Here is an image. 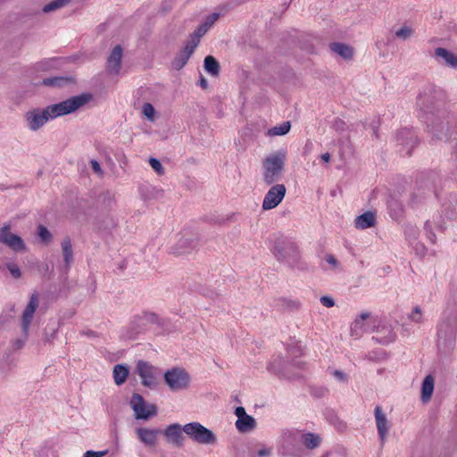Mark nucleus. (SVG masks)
<instances>
[{
  "mask_svg": "<svg viewBox=\"0 0 457 457\" xmlns=\"http://www.w3.org/2000/svg\"><path fill=\"white\" fill-rule=\"evenodd\" d=\"M62 252L65 268L69 270L74 261L73 251L70 238L67 237L62 242Z\"/></svg>",
  "mask_w": 457,
  "mask_h": 457,
  "instance_id": "22",
  "label": "nucleus"
},
{
  "mask_svg": "<svg viewBox=\"0 0 457 457\" xmlns=\"http://www.w3.org/2000/svg\"><path fill=\"white\" fill-rule=\"evenodd\" d=\"M166 384L172 391L186 389L190 382L189 374L183 369L173 368L164 373Z\"/></svg>",
  "mask_w": 457,
  "mask_h": 457,
  "instance_id": "5",
  "label": "nucleus"
},
{
  "mask_svg": "<svg viewBox=\"0 0 457 457\" xmlns=\"http://www.w3.org/2000/svg\"><path fill=\"white\" fill-rule=\"evenodd\" d=\"M136 370L145 386L149 388L156 386L155 368L153 365L145 361H138Z\"/></svg>",
  "mask_w": 457,
  "mask_h": 457,
  "instance_id": "8",
  "label": "nucleus"
},
{
  "mask_svg": "<svg viewBox=\"0 0 457 457\" xmlns=\"http://www.w3.org/2000/svg\"><path fill=\"white\" fill-rule=\"evenodd\" d=\"M161 433L158 428H137L136 434L138 439L147 446H154L157 441V436Z\"/></svg>",
  "mask_w": 457,
  "mask_h": 457,
  "instance_id": "17",
  "label": "nucleus"
},
{
  "mask_svg": "<svg viewBox=\"0 0 457 457\" xmlns=\"http://www.w3.org/2000/svg\"><path fill=\"white\" fill-rule=\"evenodd\" d=\"M287 161V152L280 150L266 156L262 161V179L272 185L282 179Z\"/></svg>",
  "mask_w": 457,
  "mask_h": 457,
  "instance_id": "2",
  "label": "nucleus"
},
{
  "mask_svg": "<svg viewBox=\"0 0 457 457\" xmlns=\"http://www.w3.org/2000/svg\"><path fill=\"white\" fill-rule=\"evenodd\" d=\"M70 2H71V0H54L43 7V12H54L55 10H58V9L65 6Z\"/></svg>",
  "mask_w": 457,
  "mask_h": 457,
  "instance_id": "32",
  "label": "nucleus"
},
{
  "mask_svg": "<svg viewBox=\"0 0 457 457\" xmlns=\"http://www.w3.org/2000/svg\"><path fill=\"white\" fill-rule=\"evenodd\" d=\"M428 127L430 128V132L438 139H442L444 136V131L446 129V124L444 120H438L432 121L431 124H428Z\"/></svg>",
  "mask_w": 457,
  "mask_h": 457,
  "instance_id": "28",
  "label": "nucleus"
},
{
  "mask_svg": "<svg viewBox=\"0 0 457 457\" xmlns=\"http://www.w3.org/2000/svg\"><path fill=\"white\" fill-rule=\"evenodd\" d=\"M370 312H362L356 318L351 326V336L360 337L363 333L370 331V326L367 320L370 319Z\"/></svg>",
  "mask_w": 457,
  "mask_h": 457,
  "instance_id": "16",
  "label": "nucleus"
},
{
  "mask_svg": "<svg viewBox=\"0 0 457 457\" xmlns=\"http://www.w3.org/2000/svg\"><path fill=\"white\" fill-rule=\"evenodd\" d=\"M91 97L90 94H81L60 103L47 105L43 109H31L24 115L26 126L31 131H37L49 120L76 112L87 104Z\"/></svg>",
  "mask_w": 457,
  "mask_h": 457,
  "instance_id": "1",
  "label": "nucleus"
},
{
  "mask_svg": "<svg viewBox=\"0 0 457 457\" xmlns=\"http://www.w3.org/2000/svg\"><path fill=\"white\" fill-rule=\"evenodd\" d=\"M196 46V43L189 40L172 61V67L177 71L181 70L187 64Z\"/></svg>",
  "mask_w": 457,
  "mask_h": 457,
  "instance_id": "13",
  "label": "nucleus"
},
{
  "mask_svg": "<svg viewBox=\"0 0 457 457\" xmlns=\"http://www.w3.org/2000/svg\"><path fill=\"white\" fill-rule=\"evenodd\" d=\"M375 422L378 429V435L383 445L386 436L390 429V423L386 419V414L383 412L382 408L377 405L374 410Z\"/></svg>",
  "mask_w": 457,
  "mask_h": 457,
  "instance_id": "11",
  "label": "nucleus"
},
{
  "mask_svg": "<svg viewBox=\"0 0 457 457\" xmlns=\"http://www.w3.org/2000/svg\"><path fill=\"white\" fill-rule=\"evenodd\" d=\"M207 80L204 79V78H201L200 79V86L203 87V88H206L207 87Z\"/></svg>",
  "mask_w": 457,
  "mask_h": 457,
  "instance_id": "49",
  "label": "nucleus"
},
{
  "mask_svg": "<svg viewBox=\"0 0 457 457\" xmlns=\"http://www.w3.org/2000/svg\"><path fill=\"white\" fill-rule=\"evenodd\" d=\"M71 81L68 77H51L44 79L42 84L47 87H63Z\"/></svg>",
  "mask_w": 457,
  "mask_h": 457,
  "instance_id": "31",
  "label": "nucleus"
},
{
  "mask_svg": "<svg viewBox=\"0 0 457 457\" xmlns=\"http://www.w3.org/2000/svg\"><path fill=\"white\" fill-rule=\"evenodd\" d=\"M142 112L146 117V119L148 120H150V121L154 120L155 111H154L153 104H151L150 103H145L143 104Z\"/></svg>",
  "mask_w": 457,
  "mask_h": 457,
  "instance_id": "34",
  "label": "nucleus"
},
{
  "mask_svg": "<svg viewBox=\"0 0 457 457\" xmlns=\"http://www.w3.org/2000/svg\"><path fill=\"white\" fill-rule=\"evenodd\" d=\"M291 129L290 121H284L281 124L276 125L275 127L268 130L270 137L284 136L289 132Z\"/></svg>",
  "mask_w": 457,
  "mask_h": 457,
  "instance_id": "30",
  "label": "nucleus"
},
{
  "mask_svg": "<svg viewBox=\"0 0 457 457\" xmlns=\"http://www.w3.org/2000/svg\"><path fill=\"white\" fill-rule=\"evenodd\" d=\"M331 375L339 382L341 383H347L348 382V376L344 371L339 370H333L331 371Z\"/></svg>",
  "mask_w": 457,
  "mask_h": 457,
  "instance_id": "36",
  "label": "nucleus"
},
{
  "mask_svg": "<svg viewBox=\"0 0 457 457\" xmlns=\"http://www.w3.org/2000/svg\"><path fill=\"white\" fill-rule=\"evenodd\" d=\"M338 123H339V125H338V129H339V128H341V126H343V125H344V122H343V121H341V120H339V121H338Z\"/></svg>",
  "mask_w": 457,
  "mask_h": 457,
  "instance_id": "50",
  "label": "nucleus"
},
{
  "mask_svg": "<svg viewBox=\"0 0 457 457\" xmlns=\"http://www.w3.org/2000/svg\"><path fill=\"white\" fill-rule=\"evenodd\" d=\"M286 192L287 189L283 184L273 185L264 195L262 209L268 211L277 207L284 199Z\"/></svg>",
  "mask_w": 457,
  "mask_h": 457,
  "instance_id": "7",
  "label": "nucleus"
},
{
  "mask_svg": "<svg viewBox=\"0 0 457 457\" xmlns=\"http://www.w3.org/2000/svg\"><path fill=\"white\" fill-rule=\"evenodd\" d=\"M204 70L212 76H218L220 73V64L218 61L212 55H208L204 61Z\"/></svg>",
  "mask_w": 457,
  "mask_h": 457,
  "instance_id": "26",
  "label": "nucleus"
},
{
  "mask_svg": "<svg viewBox=\"0 0 457 457\" xmlns=\"http://www.w3.org/2000/svg\"><path fill=\"white\" fill-rule=\"evenodd\" d=\"M320 303L328 307V308H330V307H333L335 305V301L332 297L330 296H328V295H324L320 298Z\"/></svg>",
  "mask_w": 457,
  "mask_h": 457,
  "instance_id": "41",
  "label": "nucleus"
},
{
  "mask_svg": "<svg viewBox=\"0 0 457 457\" xmlns=\"http://www.w3.org/2000/svg\"><path fill=\"white\" fill-rule=\"evenodd\" d=\"M183 431L192 441L200 445H214L217 441L215 434L211 429L196 421L185 424Z\"/></svg>",
  "mask_w": 457,
  "mask_h": 457,
  "instance_id": "4",
  "label": "nucleus"
},
{
  "mask_svg": "<svg viewBox=\"0 0 457 457\" xmlns=\"http://www.w3.org/2000/svg\"><path fill=\"white\" fill-rule=\"evenodd\" d=\"M355 227L358 229H366L375 224V215L371 212H366L355 219Z\"/></svg>",
  "mask_w": 457,
  "mask_h": 457,
  "instance_id": "21",
  "label": "nucleus"
},
{
  "mask_svg": "<svg viewBox=\"0 0 457 457\" xmlns=\"http://www.w3.org/2000/svg\"><path fill=\"white\" fill-rule=\"evenodd\" d=\"M197 245L195 239L190 237L180 238L178 243L173 247L172 251L174 254L180 255L189 253L191 250L195 249Z\"/></svg>",
  "mask_w": 457,
  "mask_h": 457,
  "instance_id": "19",
  "label": "nucleus"
},
{
  "mask_svg": "<svg viewBox=\"0 0 457 457\" xmlns=\"http://www.w3.org/2000/svg\"><path fill=\"white\" fill-rule=\"evenodd\" d=\"M271 252L278 262H283L292 267L297 265L300 259L298 246L283 236L275 239Z\"/></svg>",
  "mask_w": 457,
  "mask_h": 457,
  "instance_id": "3",
  "label": "nucleus"
},
{
  "mask_svg": "<svg viewBox=\"0 0 457 457\" xmlns=\"http://www.w3.org/2000/svg\"><path fill=\"white\" fill-rule=\"evenodd\" d=\"M0 242L10 247L15 252L23 251L26 249V245L22 238L18 235L12 234L10 231V226L4 225L0 229Z\"/></svg>",
  "mask_w": 457,
  "mask_h": 457,
  "instance_id": "9",
  "label": "nucleus"
},
{
  "mask_svg": "<svg viewBox=\"0 0 457 457\" xmlns=\"http://www.w3.org/2000/svg\"><path fill=\"white\" fill-rule=\"evenodd\" d=\"M302 441L308 449H314L320 444V437L313 433H305L302 436Z\"/></svg>",
  "mask_w": 457,
  "mask_h": 457,
  "instance_id": "29",
  "label": "nucleus"
},
{
  "mask_svg": "<svg viewBox=\"0 0 457 457\" xmlns=\"http://www.w3.org/2000/svg\"><path fill=\"white\" fill-rule=\"evenodd\" d=\"M123 50L120 46H116L107 58L106 71L111 75H118L121 68Z\"/></svg>",
  "mask_w": 457,
  "mask_h": 457,
  "instance_id": "12",
  "label": "nucleus"
},
{
  "mask_svg": "<svg viewBox=\"0 0 457 457\" xmlns=\"http://www.w3.org/2000/svg\"><path fill=\"white\" fill-rule=\"evenodd\" d=\"M434 391V378L431 375L426 376L423 380L421 386V400L422 402H428Z\"/></svg>",
  "mask_w": 457,
  "mask_h": 457,
  "instance_id": "24",
  "label": "nucleus"
},
{
  "mask_svg": "<svg viewBox=\"0 0 457 457\" xmlns=\"http://www.w3.org/2000/svg\"><path fill=\"white\" fill-rule=\"evenodd\" d=\"M220 14L217 12H213L211 15L207 16L204 21L200 24L194 33L191 35L190 41L196 43L198 46L200 42V38L210 29V28L217 21Z\"/></svg>",
  "mask_w": 457,
  "mask_h": 457,
  "instance_id": "14",
  "label": "nucleus"
},
{
  "mask_svg": "<svg viewBox=\"0 0 457 457\" xmlns=\"http://www.w3.org/2000/svg\"><path fill=\"white\" fill-rule=\"evenodd\" d=\"M270 448H262L257 452L259 457H265L270 454Z\"/></svg>",
  "mask_w": 457,
  "mask_h": 457,
  "instance_id": "45",
  "label": "nucleus"
},
{
  "mask_svg": "<svg viewBox=\"0 0 457 457\" xmlns=\"http://www.w3.org/2000/svg\"><path fill=\"white\" fill-rule=\"evenodd\" d=\"M332 52L336 53L344 59H351L353 57V48L343 43H332L330 45Z\"/></svg>",
  "mask_w": 457,
  "mask_h": 457,
  "instance_id": "25",
  "label": "nucleus"
},
{
  "mask_svg": "<svg viewBox=\"0 0 457 457\" xmlns=\"http://www.w3.org/2000/svg\"><path fill=\"white\" fill-rule=\"evenodd\" d=\"M235 414L237 417V420H240L244 416H245L247 413L245 412V410L242 406H238L235 410Z\"/></svg>",
  "mask_w": 457,
  "mask_h": 457,
  "instance_id": "44",
  "label": "nucleus"
},
{
  "mask_svg": "<svg viewBox=\"0 0 457 457\" xmlns=\"http://www.w3.org/2000/svg\"><path fill=\"white\" fill-rule=\"evenodd\" d=\"M396 140L399 142L400 145L408 147L407 154H411V149L414 147L416 144V137L407 129H403L398 132L396 136Z\"/></svg>",
  "mask_w": 457,
  "mask_h": 457,
  "instance_id": "20",
  "label": "nucleus"
},
{
  "mask_svg": "<svg viewBox=\"0 0 457 457\" xmlns=\"http://www.w3.org/2000/svg\"><path fill=\"white\" fill-rule=\"evenodd\" d=\"M182 432H184L183 426L179 423H174L169 425L163 431V434L171 444L178 447H181L184 445Z\"/></svg>",
  "mask_w": 457,
  "mask_h": 457,
  "instance_id": "15",
  "label": "nucleus"
},
{
  "mask_svg": "<svg viewBox=\"0 0 457 457\" xmlns=\"http://www.w3.org/2000/svg\"><path fill=\"white\" fill-rule=\"evenodd\" d=\"M90 164H91V168L95 173H96L100 176L103 174V170L101 169L100 163L97 161L91 160Z\"/></svg>",
  "mask_w": 457,
  "mask_h": 457,
  "instance_id": "43",
  "label": "nucleus"
},
{
  "mask_svg": "<svg viewBox=\"0 0 457 457\" xmlns=\"http://www.w3.org/2000/svg\"><path fill=\"white\" fill-rule=\"evenodd\" d=\"M320 159L325 162H328L330 161V154L328 153H325L320 155Z\"/></svg>",
  "mask_w": 457,
  "mask_h": 457,
  "instance_id": "47",
  "label": "nucleus"
},
{
  "mask_svg": "<svg viewBox=\"0 0 457 457\" xmlns=\"http://www.w3.org/2000/svg\"><path fill=\"white\" fill-rule=\"evenodd\" d=\"M6 267L8 269V270L10 271L11 275L14 278H21V270H20V268H19V266L17 264H15V263H7Z\"/></svg>",
  "mask_w": 457,
  "mask_h": 457,
  "instance_id": "37",
  "label": "nucleus"
},
{
  "mask_svg": "<svg viewBox=\"0 0 457 457\" xmlns=\"http://www.w3.org/2000/svg\"><path fill=\"white\" fill-rule=\"evenodd\" d=\"M256 427V421L254 418L246 414L240 420L236 421V428L241 433H247L252 431Z\"/></svg>",
  "mask_w": 457,
  "mask_h": 457,
  "instance_id": "23",
  "label": "nucleus"
},
{
  "mask_svg": "<svg viewBox=\"0 0 457 457\" xmlns=\"http://www.w3.org/2000/svg\"><path fill=\"white\" fill-rule=\"evenodd\" d=\"M37 234H38V237H40V239L45 243L50 242V240L52 238V234L47 229V228L43 225L38 226Z\"/></svg>",
  "mask_w": 457,
  "mask_h": 457,
  "instance_id": "35",
  "label": "nucleus"
},
{
  "mask_svg": "<svg viewBox=\"0 0 457 457\" xmlns=\"http://www.w3.org/2000/svg\"><path fill=\"white\" fill-rule=\"evenodd\" d=\"M129 376V369L122 364H117L113 368V378L117 385L123 384Z\"/></svg>",
  "mask_w": 457,
  "mask_h": 457,
  "instance_id": "27",
  "label": "nucleus"
},
{
  "mask_svg": "<svg viewBox=\"0 0 457 457\" xmlns=\"http://www.w3.org/2000/svg\"><path fill=\"white\" fill-rule=\"evenodd\" d=\"M427 236L431 243L436 242V234L433 231L427 232Z\"/></svg>",
  "mask_w": 457,
  "mask_h": 457,
  "instance_id": "46",
  "label": "nucleus"
},
{
  "mask_svg": "<svg viewBox=\"0 0 457 457\" xmlns=\"http://www.w3.org/2000/svg\"><path fill=\"white\" fill-rule=\"evenodd\" d=\"M39 305L38 295L37 293L31 295L29 302L23 311L21 316V328L25 336L28 335L34 313Z\"/></svg>",
  "mask_w": 457,
  "mask_h": 457,
  "instance_id": "10",
  "label": "nucleus"
},
{
  "mask_svg": "<svg viewBox=\"0 0 457 457\" xmlns=\"http://www.w3.org/2000/svg\"><path fill=\"white\" fill-rule=\"evenodd\" d=\"M410 319L416 323L422 321V312L419 306L413 309L412 312L410 314Z\"/></svg>",
  "mask_w": 457,
  "mask_h": 457,
  "instance_id": "38",
  "label": "nucleus"
},
{
  "mask_svg": "<svg viewBox=\"0 0 457 457\" xmlns=\"http://www.w3.org/2000/svg\"><path fill=\"white\" fill-rule=\"evenodd\" d=\"M130 406L135 413L137 420H148L156 415L157 408L154 404H147L143 396L139 394H133L130 400Z\"/></svg>",
  "mask_w": 457,
  "mask_h": 457,
  "instance_id": "6",
  "label": "nucleus"
},
{
  "mask_svg": "<svg viewBox=\"0 0 457 457\" xmlns=\"http://www.w3.org/2000/svg\"><path fill=\"white\" fill-rule=\"evenodd\" d=\"M108 453V450L104 451H87L84 454V457H103Z\"/></svg>",
  "mask_w": 457,
  "mask_h": 457,
  "instance_id": "40",
  "label": "nucleus"
},
{
  "mask_svg": "<svg viewBox=\"0 0 457 457\" xmlns=\"http://www.w3.org/2000/svg\"><path fill=\"white\" fill-rule=\"evenodd\" d=\"M413 34V29L409 26H403L401 29L395 31V36L398 38L406 40L411 37Z\"/></svg>",
  "mask_w": 457,
  "mask_h": 457,
  "instance_id": "33",
  "label": "nucleus"
},
{
  "mask_svg": "<svg viewBox=\"0 0 457 457\" xmlns=\"http://www.w3.org/2000/svg\"><path fill=\"white\" fill-rule=\"evenodd\" d=\"M424 229L427 232L432 231V226L429 221H427L424 225Z\"/></svg>",
  "mask_w": 457,
  "mask_h": 457,
  "instance_id": "48",
  "label": "nucleus"
},
{
  "mask_svg": "<svg viewBox=\"0 0 457 457\" xmlns=\"http://www.w3.org/2000/svg\"><path fill=\"white\" fill-rule=\"evenodd\" d=\"M435 56L438 59V62L445 63L447 66L457 68V55L453 54L443 47H437L435 50Z\"/></svg>",
  "mask_w": 457,
  "mask_h": 457,
  "instance_id": "18",
  "label": "nucleus"
},
{
  "mask_svg": "<svg viewBox=\"0 0 457 457\" xmlns=\"http://www.w3.org/2000/svg\"><path fill=\"white\" fill-rule=\"evenodd\" d=\"M325 261L332 266L333 269H336L338 267V262L336 259V257L332 254H327L325 257Z\"/></svg>",
  "mask_w": 457,
  "mask_h": 457,
  "instance_id": "42",
  "label": "nucleus"
},
{
  "mask_svg": "<svg viewBox=\"0 0 457 457\" xmlns=\"http://www.w3.org/2000/svg\"><path fill=\"white\" fill-rule=\"evenodd\" d=\"M149 164L153 168V170L157 172L158 174L163 173V168L159 160L156 158H150L149 159Z\"/></svg>",
  "mask_w": 457,
  "mask_h": 457,
  "instance_id": "39",
  "label": "nucleus"
}]
</instances>
